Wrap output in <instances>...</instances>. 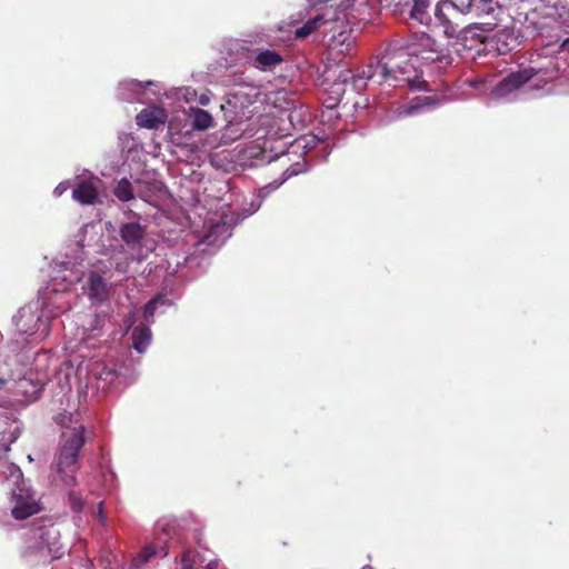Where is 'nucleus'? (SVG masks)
<instances>
[{
    "mask_svg": "<svg viewBox=\"0 0 569 569\" xmlns=\"http://www.w3.org/2000/svg\"><path fill=\"white\" fill-rule=\"evenodd\" d=\"M408 56L421 59L425 63L438 64L445 69L452 63V57L448 50L441 48L429 34H421L418 43H412L408 52L402 50L386 52L380 59L370 60L361 72H353L350 69L342 70L332 88L335 93L360 92L366 89L367 81L375 83H388L392 87L403 84L416 86L418 78L413 63Z\"/></svg>",
    "mask_w": 569,
    "mask_h": 569,
    "instance_id": "f257e3e1",
    "label": "nucleus"
},
{
    "mask_svg": "<svg viewBox=\"0 0 569 569\" xmlns=\"http://www.w3.org/2000/svg\"><path fill=\"white\" fill-rule=\"evenodd\" d=\"M56 421L66 428V431L61 433L52 469L63 486L72 488L77 486L79 452L86 442L84 427L82 425L71 427L72 416L68 413L58 415Z\"/></svg>",
    "mask_w": 569,
    "mask_h": 569,
    "instance_id": "f03ea898",
    "label": "nucleus"
},
{
    "mask_svg": "<svg viewBox=\"0 0 569 569\" xmlns=\"http://www.w3.org/2000/svg\"><path fill=\"white\" fill-rule=\"evenodd\" d=\"M435 16L443 27V32L448 38H455L459 44L466 49H475L486 40V33L490 30L487 24L470 23L461 27L458 21L462 13L449 0L440 1L435 8Z\"/></svg>",
    "mask_w": 569,
    "mask_h": 569,
    "instance_id": "7ed1b4c3",
    "label": "nucleus"
},
{
    "mask_svg": "<svg viewBox=\"0 0 569 569\" xmlns=\"http://www.w3.org/2000/svg\"><path fill=\"white\" fill-rule=\"evenodd\" d=\"M9 470L10 477L13 479L14 485L11 490L12 500L14 501L12 516L18 520H23L37 513L39 508L34 500L33 493L26 486L20 468L11 465Z\"/></svg>",
    "mask_w": 569,
    "mask_h": 569,
    "instance_id": "20e7f679",
    "label": "nucleus"
},
{
    "mask_svg": "<svg viewBox=\"0 0 569 569\" xmlns=\"http://www.w3.org/2000/svg\"><path fill=\"white\" fill-rule=\"evenodd\" d=\"M34 541L43 547L46 552L54 560L63 555V546L60 541V531L54 525L39 527L30 535Z\"/></svg>",
    "mask_w": 569,
    "mask_h": 569,
    "instance_id": "39448f33",
    "label": "nucleus"
},
{
    "mask_svg": "<svg viewBox=\"0 0 569 569\" xmlns=\"http://www.w3.org/2000/svg\"><path fill=\"white\" fill-rule=\"evenodd\" d=\"M356 39L351 29L343 28L335 32L328 44L329 54L333 60H340L342 57L351 54Z\"/></svg>",
    "mask_w": 569,
    "mask_h": 569,
    "instance_id": "423d86ee",
    "label": "nucleus"
},
{
    "mask_svg": "<svg viewBox=\"0 0 569 569\" xmlns=\"http://www.w3.org/2000/svg\"><path fill=\"white\" fill-rule=\"evenodd\" d=\"M535 74L536 71L533 68H526L517 72H511L497 84L495 88V94L497 97H506L531 80Z\"/></svg>",
    "mask_w": 569,
    "mask_h": 569,
    "instance_id": "0eeeda50",
    "label": "nucleus"
},
{
    "mask_svg": "<svg viewBox=\"0 0 569 569\" xmlns=\"http://www.w3.org/2000/svg\"><path fill=\"white\" fill-rule=\"evenodd\" d=\"M119 236L129 250L139 251L147 236V227L136 221L126 222L120 224Z\"/></svg>",
    "mask_w": 569,
    "mask_h": 569,
    "instance_id": "6e6552de",
    "label": "nucleus"
},
{
    "mask_svg": "<svg viewBox=\"0 0 569 569\" xmlns=\"http://www.w3.org/2000/svg\"><path fill=\"white\" fill-rule=\"evenodd\" d=\"M20 556L31 566L47 565L53 560L31 536L26 547L21 550Z\"/></svg>",
    "mask_w": 569,
    "mask_h": 569,
    "instance_id": "1a4fd4ad",
    "label": "nucleus"
},
{
    "mask_svg": "<svg viewBox=\"0 0 569 569\" xmlns=\"http://www.w3.org/2000/svg\"><path fill=\"white\" fill-rule=\"evenodd\" d=\"M166 118L163 109L148 108L137 114V124L147 129H157L166 122Z\"/></svg>",
    "mask_w": 569,
    "mask_h": 569,
    "instance_id": "9d476101",
    "label": "nucleus"
},
{
    "mask_svg": "<svg viewBox=\"0 0 569 569\" xmlns=\"http://www.w3.org/2000/svg\"><path fill=\"white\" fill-rule=\"evenodd\" d=\"M44 388V383L40 379L24 377L17 382V391L24 396L27 402L37 401Z\"/></svg>",
    "mask_w": 569,
    "mask_h": 569,
    "instance_id": "9b49d317",
    "label": "nucleus"
},
{
    "mask_svg": "<svg viewBox=\"0 0 569 569\" xmlns=\"http://www.w3.org/2000/svg\"><path fill=\"white\" fill-rule=\"evenodd\" d=\"M89 298L102 302L108 299L109 287L106 280L98 272L92 271L88 277Z\"/></svg>",
    "mask_w": 569,
    "mask_h": 569,
    "instance_id": "f8f14e48",
    "label": "nucleus"
},
{
    "mask_svg": "<svg viewBox=\"0 0 569 569\" xmlns=\"http://www.w3.org/2000/svg\"><path fill=\"white\" fill-rule=\"evenodd\" d=\"M40 321V316L33 313L30 309L22 308L16 317L18 330L24 335L32 336L36 332L34 327Z\"/></svg>",
    "mask_w": 569,
    "mask_h": 569,
    "instance_id": "ddd939ff",
    "label": "nucleus"
},
{
    "mask_svg": "<svg viewBox=\"0 0 569 569\" xmlns=\"http://www.w3.org/2000/svg\"><path fill=\"white\" fill-rule=\"evenodd\" d=\"M72 198L81 204H93L98 198V190L90 181H81L72 191Z\"/></svg>",
    "mask_w": 569,
    "mask_h": 569,
    "instance_id": "4468645a",
    "label": "nucleus"
},
{
    "mask_svg": "<svg viewBox=\"0 0 569 569\" xmlns=\"http://www.w3.org/2000/svg\"><path fill=\"white\" fill-rule=\"evenodd\" d=\"M318 17H322L321 26L331 24L332 27L329 29L330 31H336V27L340 30L343 28H348L346 23V13L345 10L333 9L332 7L326 8L321 13L317 14Z\"/></svg>",
    "mask_w": 569,
    "mask_h": 569,
    "instance_id": "2eb2a0df",
    "label": "nucleus"
},
{
    "mask_svg": "<svg viewBox=\"0 0 569 569\" xmlns=\"http://www.w3.org/2000/svg\"><path fill=\"white\" fill-rule=\"evenodd\" d=\"M283 61L281 54L276 50L260 51L253 61V66L260 70L273 69Z\"/></svg>",
    "mask_w": 569,
    "mask_h": 569,
    "instance_id": "dca6fc26",
    "label": "nucleus"
},
{
    "mask_svg": "<svg viewBox=\"0 0 569 569\" xmlns=\"http://www.w3.org/2000/svg\"><path fill=\"white\" fill-rule=\"evenodd\" d=\"M189 118L194 130L203 131L212 126V116L207 110L191 107L189 109Z\"/></svg>",
    "mask_w": 569,
    "mask_h": 569,
    "instance_id": "f3484780",
    "label": "nucleus"
},
{
    "mask_svg": "<svg viewBox=\"0 0 569 569\" xmlns=\"http://www.w3.org/2000/svg\"><path fill=\"white\" fill-rule=\"evenodd\" d=\"M114 197L121 202H129L134 199V189L127 178L118 180L112 189Z\"/></svg>",
    "mask_w": 569,
    "mask_h": 569,
    "instance_id": "a211bd4d",
    "label": "nucleus"
},
{
    "mask_svg": "<svg viewBox=\"0 0 569 569\" xmlns=\"http://www.w3.org/2000/svg\"><path fill=\"white\" fill-rule=\"evenodd\" d=\"M133 348L143 352L151 339V330L146 326H139L132 331Z\"/></svg>",
    "mask_w": 569,
    "mask_h": 569,
    "instance_id": "6ab92c4d",
    "label": "nucleus"
},
{
    "mask_svg": "<svg viewBox=\"0 0 569 569\" xmlns=\"http://www.w3.org/2000/svg\"><path fill=\"white\" fill-rule=\"evenodd\" d=\"M322 17H318L317 14L313 18H310L306 21L301 27L297 28L295 31L296 38H306L313 31L318 30L321 26Z\"/></svg>",
    "mask_w": 569,
    "mask_h": 569,
    "instance_id": "aec40b11",
    "label": "nucleus"
},
{
    "mask_svg": "<svg viewBox=\"0 0 569 569\" xmlns=\"http://www.w3.org/2000/svg\"><path fill=\"white\" fill-rule=\"evenodd\" d=\"M156 550L151 546L144 547L140 553L132 559L130 567L132 569H138L144 563H147L152 557H154Z\"/></svg>",
    "mask_w": 569,
    "mask_h": 569,
    "instance_id": "412c9836",
    "label": "nucleus"
},
{
    "mask_svg": "<svg viewBox=\"0 0 569 569\" xmlns=\"http://www.w3.org/2000/svg\"><path fill=\"white\" fill-rule=\"evenodd\" d=\"M412 1H413V4H412L411 11H410V16H411V18L422 22L427 14L429 1L428 0H412Z\"/></svg>",
    "mask_w": 569,
    "mask_h": 569,
    "instance_id": "4be33fe9",
    "label": "nucleus"
},
{
    "mask_svg": "<svg viewBox=\"0 0 569 569\" xmlns=\"http://www.w3.org/2000/svg\"><path fill=\"white\" fill-rule=\"evenodd\" d=\"M198 557V552L192 549H184L179 558L181 569H192Z\"/></svg>",
    "mask_w": 569,
    "mask_h": 569,
    "instance_id": "5701e85b",
    "label": "nucleus"
},
{
    "mask_svg": "<svg viewBox=\"0 0 569 569\" xmlns=\"http://www.w3.org/2000/svg\"><path fill=\"white\" fill-rule=\"evenodd\" d=\"M166 302V299L161 296H157L156 298L151 299L146 306H144V317H153L156 308L158 305H163Z\"/></svg>",
    "mask_w": 569,
    "mask_h": 569,
    "instance_id": "b1692460",
    "label": "nucleus"
},
{
    "mask_svg": "<svg viewBox=\"0 0 569 569\" xmlns=\"http://www.w3.org/2000/svg\"><path fill=\"white\" fill-rule=\"evenodd\" d=\"M69 500L73 511L79 512L82 510V500L74 492L69 493Z\"/></svg>",
    "mask_w": 569,
    "mask_h": 569,
    "instance_id": "393cba45",
    "label": "nucleus"
},
{
    "mask_svg": "<svg viewBox=\"0 0 569 569\" xmlns=\"http://www.w3.org/2000/svg\"><path fill=\"white\" fill-rule=\"evenodd\" d=\"M226 132H224V136H229L231 139H237L241 136L242 133V130L240 129H237L234 124L232 123H229L227 127H226Z\"/></svg>",
    "mask_w": 569,
    "mask_h": 569,
    "instance_id": "a878e982",
    "label": "nucleus"
},
{
    "mask_svg": "<svg viewBox=\"0 0 569 569\" xmlns=\"http://www.w3.org/2000/svg\"><path fill=\"white\" fill-rule=\"evenodd\" d=\"M68 188L69 186L67 182H60L54 189L56 196H61L64 191L68 190Z\"/></svg>",
    "mask_w": 569,
    "mask_h": 569,
    "instance_id": "bb28decb",
    "label": "nucleus"
},
{
    "mask_svg": "<svg viewBox=\"0 0 569 569\" xmlns=\"http://www.w3.org/2000/svg\"><path fill=\"white\" fill-rule=\"evenodd\" d=\"M247 96V93H244L242 90H239L237 91L234 94H233V98L236 100H240L242 97Z\"/></svg>",
    "mask_w": 569,
    "mask_h": 569,
    "instance_id": "cd10ccee",
    "label": "nucleus"
},
{
    "mask_svg": "<svg viewBox=\"0 0 569 569\" xmlns=\"http://www.w3.org/2000/svg\"><path fill=\"white\" fill-rule=\"evenodd\" d=\"M102 505H103V502H99V517H100V520L103 522L104 521V517L102 515Z\"/></svg>",
    "mask_w": 569,
    "mask_h": 569,
    "instance_id": "c85d7f7f",
    "label": "nucleus"
},
{
    "mask_svg": "<svg viewBox=\"0 0 569 569\" xmlns=\"http://www.w3.org/2000/svg\"><path fill=\"white\" fill-rule=\"evenodd\" d=\"M137 196H138L140 199H142V200H146V197H147V196H146V193H144V191H142V190H138V191H137Z\"/></svg>",
    "mask_w": 569,
    "mask_h": 569,
    "instance_id": "c756f323",
    "label": "nucleus"
},
{
    "mask_svg": "<svg viewBox=\"0 0 569 569\" xmlns=\"http://www.w3.org/2000/svg\"><path fill=\"white\" fill-rule=\"evenodd\" d=\"M8 380L0 377V389L7 385Z\"/></svg>",
    "mask_w": 569,
    "mask_h": 569,
    "instance_id": "7c9ffc66",
    "label": "nucleus"
},
{
    "mask_svg": "<svg viewBox=\"0 0 569 569\" xmlns=\"http://www.w3.org/2000/svg\"><path fill=\"white\" fill-rule=\"evenodd\" d=\"M116 269H117L118 271H124V270H126V267H121V264H120V263H117Z\"/></svg>",
    "mask_w": 569,
    "mask_h": 569,
    "instance_id": "2f4dec72",
    "label": "nucleus"
},
{
    "mask_svg": "<svg viewBox=\"0 0 569 569\" xmlns=\"http://www.w3.org/2000/svg\"><path fill=\"white\" fill-rule=\"evenodd\" d=\"M562 47L567 48L569 50V39L563 41Z\"/></svg>",
    "mask_w": 569,
    "mask_h": 569,
    "instance_id": "473e14b6",
    "label": "nucleus"
},
{
    "mask_svg": "<svg viewBox=\"0 0 569 569\" xmlns=\"http://www.w3.org/2000/svg\"><path fill=\"white\" fill-rule=\"evenodd\" d=\"M311 6H315L317 2H321V0H309Z\"/></svg>",
    "mask_w": 569,
    "mask_h": 569,
    "instance_id": "72a5a7b5",
    "label": "nucleus"
},
{
    "mask_svg": "<svg viewBox=\"0 0 569 569\" xmlns=\"http://www.w3.org/2000/svg\"><path fill=\"white\" fill-rule=\"evenodd\" d=\"M133 260H134V257H133V256H131L130 258H127V262H126V264H128V262H129V261H133Z\"/></svg>",
    "mask_w": 569,
    "mask_h": 569,
    "instance_id": "f704fd0d",
    "label": "nucleus"
},
{
    "mask_svg": "<svg viewBox=\"0 0 569 569\" xmlns=\"http://www.w3.org/2000/svg\"><path fill=\"white\" fill-rule=\"evenodd\" d=\"M206 569H213V568H212L211 563H209V565L206 567Z\"/></svg>",
    "mask_w": 569,
    "mask_h": 569,
    "instance_id": "c9c22d12",
    "label": "nucleus"
}]
</instances>
